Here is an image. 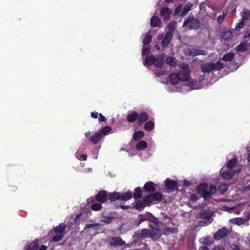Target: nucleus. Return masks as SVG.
Masks as SVG:
<instances>
[{
  "instance_id": "obj_1",
  "label": "nucleus",
  "mask_w": 250,
  "mask_h": 250,
  "mask_svg": "<svg viewBox=\"0 0 250 250\" xmlns=\"http://www.w3.org/2000/svg\"><path fill=\"white\" fill-rule=\"evenodd\" d=\"M66 226L64 223H60L59 226L54 227L50 231V234H56L52 237L53 242H57L61 241L63 237Z\"/></svg>"
},
{
  "instance_id": "obj_2",
  "label": "nucleus",
  "mask_w": 250,
  "mask_h": 250,
  "mask_svg": "<svg viewBox=\"0 0 250 250\" xmlns=\"http://www.w3.org/2000/svg\"><path fill=\"white\" fill-rule=\"evenodd\" d=\"M148 226L151 228V231H149L150 237L154 240L159 239L162 236L161 229L159 225L154 221L149 222Z\"/></svg>"
},
{
  "instance_id": "obj_3",
  "label": "nucleus",
  "mask_w": 250,
  "mask_h": 250,
  "mask_svg": "<svg viewBox=\"0 0 250 250\" xmlns=\"http://www.w3.org/2000/svg\"><path fill=\"white\" fill-rule=\"evenodd\" d=\"M201 25V22L198 19L194 18L193 16L188 17L183 23V26L187 27L189 30L198 29Z\"/></svg>"
},
{
  "instance_id": "obj_4",
  "label": "nucleus",
  "mask_w": 250,
  "mask_h": 250,
  "mask_svg": "<svg viewBox=\"0 0 250 250\" xmlns=\"http://www.w3.org/2000/svg\"><path fill=\"white\" fill-rule=\"evenodd\" d=\"M162 200L163 194L159 192H156L154 193H152L145 196L144 198V202L146 203L147 206H150L151 203L154 201L160 202Z\"/></svg>"
},
{
  "instance_id": "obj_5",
  "label": "nucleus",
  "mask_w": 250,
  "mask_h": 250,
  "mask_svg": "<svg viewBox=\"0 0 250 250\" xmlns=\"http://www.w3.org/2000/svg\"><path fill=\"white\" fill-rule=\"evenodd\" d=\"M197 218L198 222L202 223L204 225H208L213 221L211 215L207 211L200 212L198 214Z\"/></svg>"
},
{
  "instance_id": "obj_6",
  "label": "nucleus",
  "mask_w": 250,
  "mask_h": 250,
  "mask_svg": "<svg viewBox=\"0 0 250 250\" xmlns=\"http://www.w3.org/2000/svg\"><path fill=\"white\" fill-rule=\"evenodd\" d=\"M185 53L191 57H195L198 55H206L208 52L205 50H201L195 48H187L185 50Z\"/></svg>"
},
{
  "instance_id": "obj_7",
  "label": "nucleus",
  "mask_w": 250,
  "mask_h": 250,
  "mask_svg": "<svg viewBox=\"0 0 250 250\" xmlns=\"http://www.w3.org/2000/svg\"><path fill=\"white\" fill-rule=\"evenodd\" d=\"M96 200L93 197H90L86 200L87 204L90 206L91 209L93 211H100L102 208V204L96 203Z\"/></svg>"
},
{
  "instance_id": "obj_8",
  "label": "nucleus",
  "mask_w": 250,
  "mask_h": 250,
  "mask_svg": "<svg viewBox=\"0 0 250 250\" xmlns=\"http://www.w3.org/2000/svg\"><path fill=\"white\" fill-rule=\"evenodd\" d=\"M94 199L99 203H104L108 200V192L105 190H100L95 195Z\"/></svg>"
},
{
  "instance_id": "obj_9",
  "label": "nucleus",
  "mask_w": 250,
  "mask_h": 250,
  "mask_svg": "<svg viewBox=\"0 0 250 250\" xmlns=\"http://www.w3.org/2000/svg\"><path fill=\"white\" fill-rule=\"evenodd\" d=\"M165 188L169 192L175 190L178 187V183L176 181L167 178L165 181Z\"/></svg>"
},
{
  "instance_id": "obj_10",
  "label": "nucleus",
  "mask_w": 250,
  "mask_h": 250,
  "mask_svg": "<svg viewBox=\"0 0 250 250\" xmlns=\"http://www.w3.org/2000/svg\"><path fill=\"white\" fill-rule=\"evenodd\" d=\"M228 231L226 228L224 227L219 229L214 234L213 238L215 240H220L227 236Z\"/></svg>"
},
{
  "instance_id": "obj_11",
  "label": "nucleus",
  "mask_w": 250,
  "mask_h": 250,
  "mask_svg": "<svg viewBox=\"0 0 250 250\" xmlns=\"http://www.w3.org/2000/svg\"><path fill=\"white\" fill-rule=\"evenodd\" d=\"M108 241L109 244L111 246H121L125 244V241L119 236L110 237Z\"/></svg>"
},
{
  "instance_id": "obj_12",
  "label": "nucleus",
  "mask_w": 250,
  "mask_h": 250,
  "mask_svg": "<svg viewBox=\"0 0 250 250\" xmlns=\"http://www.w3.org/2000/svg\"><path fill=\"white\" fill-rule=\"evenodd\" d=\"M225 167V166H224L220 170V174L222 177L225 180L231 179L235 175L234 170L229 168L228 169L225 170H224Z\"/></svg>"
},
{
  "instance_id": "obj_13",
  "label": "nucleus",
  "mask_w": 250,
  "mask_h": 250,
  "mask_svg": "<svg viewBox=\"0 0 250 250\" xmlns=\"http://www.w3.org/2000/svg\"><path fill=\"white\" fill-rule=\"evenodd\" d=\"M149 230L148 229H144L135 232L133 235L134 238H137L138 239H141L144 238H147L149 237Z\"/></svg>"
},
{
  "instance_id": "obj_14",
  "label": "nucleus",
  "mask_w": 250,
  "mask_h": 250,
  "mask_svg": "<svg viewBox=\"0 0 250 250\" xmlns=\"http://www.w3.org/2000/svg\"><path fill=\"white\" fill-rule=\"evenodd\" d=\"M156 184L152 181H148L145 183L143 187L144 191L147 193H152L156 191Z\"/></svg>"
},
{
  "instance_id": "obj_15",
  "label": "nucleus",
  "mask_w": 250,
  "mask_h": 250,
  "mask_svg": "<svg viewBox=\"0 0 250 250\" xmlns=\"http://www.w3.org/2000/svg\"><path fill=\"white\" fill-rule=\"evenodd\" d=\"M172 38V33L171 32H167L161 42V46L163 47H167L170 43Z\"/></svg>"
},
{
  "instance_id": "obj_16",
  "label": "nucleus",
  "mask_w": 250,
  "mask_h": 250,
  "mask_svg": "<svg viewBox=\"0 0 250 250\" xmlns=\"http://www.w3.org/2000/svg\"><path fill=\"white\" fill-rule=\"evenodd\" d=\"M102 138L101 133L100 132H97L88 138V140L90 141L93 144H97L100 142Z\"/></svg>"
},
{
  "instance_id": "obj_17",
  "label": "nucleus",
  "mask_w": 250,
  "mask_h": 250,
  "mask_svg": "<svg viewBox=\"0 0 250 250\" xmlns=\"http://www.w3.org/2000/svg\"><path fill=\"white\" fill-rule=\"evenodd\" d=\"M165 55L163 54H161L158 57H156V61L154 65L156 68H159L163 67L165 63Z\"/></svg>"
},
{
  "instance_id": "obj_18",
  "label": "nucleus",
  "mask_w": 250,
  "mask_h": 250,
  "mask_svg": "<svg viewBox=\"0 0 250 250\" xmlns=\"http://www.w3.org/2000/svg\"><path fill=\"white\" fill-rule=\"evenodd\" d=\"M172 11L168 7L162 8L161 10V16L164 20H167L171 14Z\"/></svg>"
},
{
  "instance_id": "obj_19",
  "label": "nucleus",
  "mask_w": 250,
  "mask_h": 250,
  "mask_svg": "<svg viewBox=\"0 0 250 250\" xmlns=\"http://www.w3.org/2000/svg\"><path fill=\"white\" fill-rule=\"evenodd\" d=\"M138 117V113L134 111L127 115L126 120L128 123H133L137 120Z\"/></svg>"
},
{
  "instance_id": "obj_20",
  "label": "nucleus",
  "mask_w": 250,
  "mask_h": 250,
  "mask_svg": "<svg viewBox=\"0 0 250 250\" xmlns=\"http://www.w3.org/2000/svg\"><path fill=\"white\" fill-rule=\"evenodd\" d=\"M156 61V57L153 55L147 56L145 59L144 62V65L145 66H151L154 64Z\"/></svg>"
},
{
  "instance_id": "obj_21",
  "label": "nucleus",
  "mask_w": 250,
  "mask_h": 250,
  "mask_svg": "<svg viewBox=\"0 0 250 250\" xmlns=\"http://www.w3.org/2000/svg\"><path fill=\"white\" fill-rule=\"evenodd\" d=\"M178 73L179 75L180 81L187 82L189 80L190 74L189 71H182Z\"/></svg>"
},
{
  "instance_id": "obj_22",
  "label": "nucleus",
  "mask_w": 250,
  "mask_h": 250,
  "mask_svg": "<svg viewBox=\"0 0 250 250\" xmlns=\"http://www.w3.org/2000/svg\"><path fill=\"white\" fill-rule=\"evenodd\" d=\"M178 73H171L169 76V80L170 83L174 85L179 83L180 81V78L179 77Z\"/></svg>"
},
{
  "instance_id": "obj_23",
  "label": "nucleus",
  "mask_w": 250,
  "mask_h": 250,
  "mask_svg": "<svg viewBox=\"0 0 250 250\" xmlns=\"http://www.w3.org/2000/svg\"><path fill=\"white\" fill-rule=\"evenodd\" d=\"M133 197V193L131 191H127L125 193H120V199L121 201H128Z\"/></svg>"
},
{
  "instance_id": "obj_24",
  "label": "nucleus",
  "mask_w": 250,
  "mask_h": 250,
  "mask_svg": "<svg viewBox=\"0 0 250 250\" xmlns=\"http://www.w3.org/2000/svg\"><path fill=\"white\" fill-rule=\"evenodd\" d=\"M238 162V159L236 157L233 158V159L227 161L225 165H224L225 167H226L229 169H232L237 164Z\"/></svg>"
},
{
  "instance_id": "obj_25",
  "label": "nucleus",
  "mask_w": 250,
  "mask_h": 250,
  "mask_svg": "<svg viewBox=\"0 0 250 250\" xmlns=\"http://www.w3.org/2000/svg\"><path fill=\"white\" fill-rule=\"evenodd\" d=\"M138 118H137L138 124H141L146 122L148 119V114L146 112H141L138 114Z\"/></svg>"
},
{
  "instance_id": "obj_26",
  "label": "nucleus",
  "mask_w": 250,
  "mask_h": 250,
  "mask_svg": "<svg viewBox=\"0 0 250 250\" xmlns=\"http://www.w3.org/2000/svg\"><path fill=\"white\" fill-rule=\"evenodd\" d=\"M25 250H38L39 248V243L38 240L32 242L25 247Z\"/></svg>"
},
{
  "instance_id": "obj_27",
  "label": "nucleus",
  "mask_w": 250,
  "mask_h": 250,
  "mask_svg": "<svg viewBox=\"0 0 250 250\" xmlns=\"http://www.w3.org/2000/svg\"><path fill=\"white\" fill-rule=\"evenodd\" d=\"M161 21L158 17L153 16L150 19V25L153 27H157L160 26Z\"/></svg>"
},
{
  "instance_id": "obj_28",
  "label": "nucleus",
  "mask_w": 250,
  "mask_h": 250,
  "mask_svg": "<svg viewBox=\"0 0 250 250\" xmlns=\"http://www.w3.org/2000/svg\"><path fill=\"white\" fill-rule=\"evenodd\" d=\"M108 199L111 202H114L120 199V192H113L108 194Z\"/></svg>"
},
{
  "instance_id": "obj_29",
  "label": "nucleus",
  "mask_w": 250,
  "mask_h": 250,
  "mask_svg": "<svg viewBox=\"0 0 250 250\" xmlns=\"http://www.w3.org/2000/svg\"><path fill=\"white\" fill-rule=\"evenodd\" d=\"M147 147V143L145 141H140L138 142L136 146L137 150L141 151L146 149Z\"/></svg>"
},
{
  "instance_id": "obj_30",
  "label": "nucleus",
  "mask_w": 250,
  "mask_h": 250,
  "mask_svg": "<svg viewBox=\"0 0 250 250\" xmlns=\"http://www.w3.org/2000/svg\"><path fill=\"white\" fill-rule=\"evenodd\" d=\"M201 70L204 73H209L212 70V68L210 63H207L201 65Z\"/></svg>"
},
{
  "instance_id": "obj_31",
  "label": "nucleus",
  "mask_w": 250,
  "mask_h": 250,
  "mask_svg": "<svg viewBox=\"0 0 250 250\" xmlns=\"http://www.w3.org/2000/svg\"><path fill=\"white\" fill-rule=\"evenodd\" d=\"M208 187V185L206 183L200 184L197 189V192L202 196L204 194V192L207 189Z\"/></svg>"
},
{
  "instance_id": "obj_32",
  "label": "nucleus",
  "mask_w": 250,
  "mask_h": 250,
  "mask_svg": "<svg viewBox=\"0 0 250 250\" xmlns=\"http://www.w3.org/2000/svg\"><path fill=\"white\" fill-rule=\"evenodd\" d=\"M142 196V190L140 187H137L134 189V192L133 193V197L135 199H138Z\"/></svg>"
},
{
  "instance_id": "obj_33",
  "label": "nucleus",
  "mask_w": 250,
  "mask_h": 250,
  "mask_svg": "<svg viewBox=\"0 0 250 250\" xmlns=\"http://www.w3.org/2000/svg\"><path fill=\"white\" fill-rule=\"evenodd\" d=\"M221 37L223 40L226 41L231 39L233 37V34L230 31H226L221 33Z\"/></svg>"
},
{
  "instance_id": "obj_34",
  "label": "nucleus",
  "mask_w": 250,
  "mask_h": 250,
  "mask_svg": "<svg viewBox=\"0 0 250 250\" xmlns=\"http://www.w3.org/2000/svg\"><path fill=\"white\" fill-rule=\"evenodd\" d=\"M146 206H147L146 203L144 202V199L142 201H137L134 205L133 207L135 209H139L140 210H142Z\"/></svg>"
},
{
  "instance_id": "obj_35",
  "label": "nucleus",
  "mask_w": 250,
  "mask_h": 250,
  "mask_svg": "<svg viewBox=\"0 0 250 250\" xmlns=\"http://www.w3.org/2000/svg\"><path fill=\"white\" fill-rule=\"evenodd\" d=\"M210 63L213 70H220L224 67V64L220 61H218L215 63L210 62Z\"/></svg>"
},
{
  "instance_id": "obj_36",
  "label": "nucleus",
  "mask_w": 250,
  "mask_h": 250,
  "mask_svg": "<svg viewBox=\"0 0 250 250\" xmlns=\"http://www.w3.org/2000/svg\"><path fill=\"white\" fill-rule=\"evenodd\" d=\"M145 135V134L143 131H135L133 135V139L136 141H139L142 139Z\"/></svg>"
},
{
  "instance_id": "obj_37",
  "label": "nucleus",
  "mask_w": 250,
  "mask_h": 250,
  "mask_svg": "<svg viewBox=\"0 0 250 250\" xmlns=\"http://www.w3.org/2000/svg\"><path fill=\"white\" fill-rule=\"evenodd\" d=\"M235 56V54L233 52H229V53H227L226 54H225L222 59L225 62H230L232 61L233 58Z\"/></svg>"
},
{
  "instance_id": "obj_38",
  "label": "nucleus",
  "mask_w": 250,
  "mask_h": 250,
  "mask_svg": "<svg viewBox=\"0 0 250 250\" xmlns=\"http://www.w3.org/2000/svg\"><path fill=\"white\" fill-rule=\"evenodd\" d=\"M154 123L153 121H150L146 123L144 125V129L148 131H150L154 129Z\"/></svg>"
},
{
  "instance_id": "obj_39",
  "label": "nucleus",
  "mask_w": 250,
  "mask_h": 250,
  "mask_svg": "<svg viewBox=\"0 0 250 250\" xmlns=\"http://www.w3.org/2000/svg\"><path fill=\"white\" fill-rule=\"evenodd\" d=\"M236 50L238 52H244L247 49L246 43H241L236 46Z\"/></svg>"
},
{
  "instance_id": "obj_40",
  "label": "nucleus",
  "mask_w": 250,
  "mask_h": 250,
  "mask_svg": "<svg viewBox=\"0 0 250 250\" xmlns=\"http://www.w3.org/2000/svg\"><path fill=\"white\" fill-rule=\"evenodd\" d=\"M192 5L189 2L187 3L184 7L181 12V15L183 16L191 10Z\"/></svg>"
},
{
  "instance_id": "obj_41",
  "label": "nucleus",
  "mask_w": 250,
  "mask_h": 250,
  "mask_svg": "<svg viewBox=\"0 0 250 250\" xmlns=\"http://www.w3.org/2000/svg\"><path fill=\"white\" fill-rule=\"evenodd\" d=\"M165 62L167 64L172 67L175 66L176 64L174 58L171 56L167 57L166 59Z\"/></svg>"
},
{
  "instance_id": "obj_42",
  "label": "nucleus",
  "mask_w": 250,
  "mask_h": 250,
  "mask_svg": "<svg viewBox=\"0 0 250 250\" xmlns=\"http://www.w3.org/2000/svg\"><path fill=\"white\" fill-rule=\"evenodd\" d=\"M152 36L149 34H146L143 40L144 45H148L152 41Z\"/></svg>"
},
{
  "instance_id": "obj_43",
  "label": "nucleus",
  "mask_w": 250,
  "mask_h": 250,
  "mask_svg": "<svg viewBox=\"0 0 250 250\" xmlns=\"http://www.w3.org/2000/svg\"><path fill=\"white\" fill-rule=\"evenodd\" d=\"M112 130L111 127L110 126H105L104 127L102 130H101V132H100L101 133V135L103 136H105L107 135L109 132H110Z\"/></svg>"
},
{
  "instance_id": "obj_44",
  "label": "nucleus",
  "mask_w": 250,
  "mask_h": 250,
  "mask_svg": "<svg viewBox=\"0 0 250 250\" xmlns=\"http://www.w3.org/2000/svg\"><path fill=\"white\" fill-rule=\"evenodd\" d=\"M228 186L225 183H222L220 185V186H219V187L218 188V190L221 193H223L226 192L228 190Z\"/></svg>"
},
{
  "instance_id": "obj_45",
  "label": "nucleus",
  "mask_w": 250,
  "mask_h": 250,
  "mask_svg": "<svg viewBox=\"0 0 250 250\" xmlns=\"http://www.w3.org/2000/svg\"><path fill=\"white\" fill-rule=\"evenodd\" d=\"M201 240H202V243L206 245L211 244L213 242L212 238L209 236H207L205 238H202L201 239Z\"/></svg>"
},
{
  "instance_id": "obj_46",
  "label": "nucleus",
  "mask_w": 250,
  "mask_h": 250,
  "mask_svg": "<svg viewBox=\"0 0 250 250\" xmlns=\"http://www.w3.org/2000/svg\"><path fill=\"white\" fill-rule=\"evenodd\" d=\"M176 229L173 228L167 227L164 229V234L166 235L175 232Z\"/></svg>"
},
{
  "instance_id": "obj_47",
  "label": "nucleus",
  "mask_w": 250,
  "mask_h": 250,
  "mask_svg": "<svg viewBox=\"0 0 250 250\" xmlns=\"http://www.w3.org/2000/svg\"><path fill=\"white\" fill-rule=\"evenodd\" d=\"M113 218L111 216H103L101 220V222H104L107 224H109L113 220Z\"/></svg>"
},
{
  "instance_id": "obj_48",
  "label": "nucleus",
  "mask_w": 250,
  "mask_h": 250,
  "mask_svg": "<svg viewBox=\"0 0 250 250\" xmlns=\"http://www.w3.org/2000/svg\"><path fill=\"white\" fill-rule=\"evenodd\" d=\"M167 72V71L166 70L157 69L154 72V73L157 76L160 77L161 76L166 75Z\"/></svg>"
},
{
  "instance_id": "obj_49",
  "label": "nucleus",
  "mask_w": 250,
  "mask_h": 250,
  "mask_svg": "<svg viewBox=\"0 0 250 250\" xmlns=\"http://www.w3.org/2000/svg\"><path fill=\"white\" fill-rule=\"evenodd\" d=\"M205 199L210 198L211 197V193L207 190L204 192V194L202 196Z\"/></svg>"
},
{
  "instance_id": "obj_50",
  "label": "nucleus",
  "mask_w": 250,
  "mask_h": 250,
  "mask_svg": "<svg viewBox=\"0 0 250 250\" xmlns=\"http://www.w3.org/2000/svg\"><path fill=\"white\" fill-rule=\"evenodd\" d=\"M244 25V21L243 20L238 23L235 27V30L237 31H239Z\"/></svg>"
},
{
  "instance_id": "obj_51",
  "label": "nucleus",
  "mask_w": 250,
  "mask_h": 250,
  "mask_svg": "<svg viewBox=\"0 0 250 250\" xmlns=\"http://www.w3.org/2000/svg\"><path fill=\"white\" fill-rule=\"evenodd\" d=\"M208 191L210 192L211 193V195L215 193L216 191V186L214 185H210L209 187V190Z\"/></svg>"
},
{
  "instance_id": "obj_52",
  "label": "nucleus",
  "mask_w": 250,
  "mask_h": 250,
  "mask_svg": "<svg viewBox=\"0 0 250 250\" xmlns=\"http://www.w3.org/2000/svg\"><path fill=\"white\" fill-rule=\"evenodd\" d=\"M168 28L169 30V32H171V33H172V32H174L175 28V23L173 22L170 23L168 25Z\"/></svg>"
},
{
  "instance_id": "obj_53",
  "label": "nucleus",
  "mask_w": 250,
  "mask_h": 250,
  "mask_svg": "<svg viewBox=\"0 0 250 250\" xmlns=\"http://www.w3.org/2000/svg\"><path fill=\"white\" fill-rule=\"evenodd\" d=\"M243 14H244V15H243V19H250V10H247L243 12Z\"/></svg>"
},
{
  "instance_id": "obj_54",
  "label": "nucleus",
  "mask_w": 250,
  "mask_h": 250,
  "mask_svg": "<svg viewBox=\"0 0 250 250\" xmlns=\"http://www.w3.org/2000/svg\"><path fill=\"white\" fill-rule=\"evenodd\" d=\"M99 122H105L106 118L102 113H100L99 114Z\"/></svg>"
},
{
  "instance_id": "obj_55",
  "label": "nucleus",
  "mask_w": 250,
  "mask_h": 250,
  "mask_svg": "<svg viewBox=\"0 0 250 250\" xmlns=\"http://www.w3.org/2000/svg\"><path fill=\"white\" fill-rule=\"evenodd\" d=\"M150 51V48L148 47H146L143 49L142 54V55H146L148 54Z\"/></svg>"
},
{
  "instance_id": "obj_56",
  "label": "nucleus",
  "mask_w": 250,
  "mask_h": 250,
  "mask_svg": "<svg viewBox=\"0 0 250 250\" xmlns=\"http://www.w3.org/2000/svg\"><path fill=\"white\" fill-rule=\"evenodd\" d=\"M148 220L146 217H142L139 219L136 223L137 226H139L142 222H145V221Z\"/></svg>"
},
{
  "instance_id": "obj_57",
  "label": "nucleus",
  "mask_w": 250,
  "mask_h": 250,
  "mask_svg": "<svg viewBox=\"0 0 250 250\" xmlns=\"http://www.w3.org/2000/svg\"><path fill=\"white\" fill-rule=\"evenodd\" d=\"M197 81L196 80H191L190 81H188V85L190 86H192L196 84Z\"/></svg>"
},
{
  "instance_id": "obj_58",
  "label": "nucleus",
  "mask_w": 250,
  "mask_h": 250,
  "mask_svg": "<svg viewBox=\"0 0 250 250\" xmlns=\"http://www.w3.org/2000/svg\"><path fill=\"white\" fill-rule=\"evenodd\" d=\"M180 67L184 70L183 71H189L188 69L189 66L187 63L182 64Z\"/></svg>"
},
{
  "instance_id": "obj_59",
  "label": "nucleus",
  "mask_w": 250,
  "mask_h": 250,
  "mask_svg": "<svg viewBox=\"0 0 250 250\" xmlns=\"http://www.w3.org/2000/svg\"><path fill=\"white\" fill-rule=\"evenodd\" d=\"M189 199L191 201L195 202L198 199V198L197 197V195L193 194L190 196Z\"/></svg>"
},
{
  "instance_id": "obj_60",
  "label": "nucleus",
  "mask_w": 250,
  "mask_h": 250,
  "mask_svg": "<svg viewBox=\"0 0 250 250\" xmlns=\"http://www.w3.org/2000/svg\"><path fill=\"white\" fill-rule=\"evenodd\" d=\"M181 11H182V5H179L178 7H177L175 8V14L178 15V14H180V13L181 12Z\"/></svg>"
},
{
  "instance_id": "obj_61",
  "label": "nucleus",
  "mask_w": 250,
  "mask_h": 250,
  "mask_svg": "<svg viewBox=\"0 0 250 250\" xmlns=\"http://www.w3.org/2000/svg\"><path fill=\"white\" fill-rule=\"evenodd\" d=\"M191 185V182H190L189 181H188L187 180H184L183 181V186L184 187H189Z\"/></svg>"
},
{
  "instance_id": "obj_62",
  "label": "nucleus",
  "mask_w": 250,
  "mask_h": 250,
  "mask_svg": "<svg viewBox=\"0 0 250 250\" xmlns=\"http://www.w3.org/2000/svg\"><path fill=\"white\" fill-rule=\"evenodd\" d=\"M213 250H225L222 245L217 246L214 247Z\"/></svg>"
},
{
  "instance_id": "obj_63",
  "label": "nucleus",
  "mask_w": 250,
  "mask_h": 250,
  "mask_svg": "<svg viewBox=\"0 0 250 250\" xmlns=\"http://www.w3.org/2000/svg\"><path fill=\"white\" fill-rule=\"evenodd\" d=\"M98 113L97 112H93L91 113V116L94 119H97L98 116Z\"/></svg>"
},
{
  "instance_id": "obj_64",
  "label": "nucleus",
  "mask_w": 250,
  "mask_h": 250,
  "mask_svg": "<svg viewBox=\"0 0 250 250\" xmlns=\"http://www.w3.org/2000/svg\"><path fill=\"white\" fill-rule=\"evenodd\" d=\"M231 250H240L238 246L233 244L231 246Z\"/></svg>"
}]
</instances>
